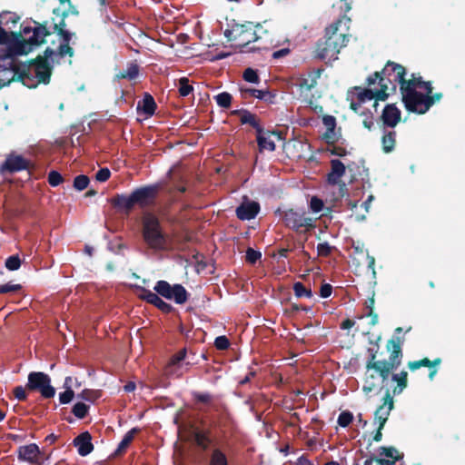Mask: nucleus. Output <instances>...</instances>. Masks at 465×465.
Listing matches in <instances>:
<instances>
[{
  "label": "nucleus",
  "mask_w": 465,
  "mask_h": 465,
  "mask_svg": "<svg viewBox=\"0 0 465 465\" xmlns=\"http://www.w3.org/2000/svg\"><path fill=\"white\" fill-rule=\"evenodd\" d=\"M58 35L63 39V42L59 45V55L62 57L65 55L72 56L74 52L73 49L69 46V42L73 36V34L64 28H59Z\"/></svg>",
  "instance_id": "25"
},
{
  "label": "nucleus",
  "mask_w": 465,
  "mask_h": 465,
  "mask_svg": "<svg viewBox=\"0 0 465 465\" xmlns=\"http://www.w3.org/2000/svg\"><path fill=\"white\" fill-rule=\"evenodd\" d=\"M379 456L381 459L379 460V462L381 465H390L394 463L399 458L398 450L394 448H386V447H381L379 449Z\"/></svg>",
  "instance_id": "22"
},
{
  "label": "nucleus",
  "mask_w": 465,
  "mask_h": 465,
  "mask_svg": "<svg viewBox=\"0 0 465 465\" xmlns=\"http://www.w3.org/2000/svg\"><path fill=\"white\" fill-rule=\"evenodd\" d=\"M310 208L313 213H320L323 208V202L320 198L313 196L310 201Z\"/></svg>",
  "instance_id": "45"
},
{
  "label": "nucleus",
  "mask_w": 465,
  "mask_h": 465,
  "mask_svg": "<svg viewBox=\"0 0 465 465\" xmlns=\"http://www.w3.org/2000/svg\"><path fill=\"white\" fill-rule=\"evenodd\" d=\"M240 93L241 96L243 99H246L248 97H255L260 100H271L272 98V95L270 94L269 91L266 90H258L254 88L241 86L240 87Z\"/></svg>",
  "instance_id": "21"
},
{
  "label": "nucleus",
  "mask_w": 465,
  "mask_h": 465,
  "mask_svg": "<svg viewBox=\"0 0 465 465\" xmlns=\"http://www.w3.org/2000/svg\"><path fill=\"white\" fill-rule=\"evenodd\" d=\"M137 432V429H132L129 430L123 438V440L120 441L116 450L115 455L121 454L123 451L125 450V449L128 447V445L133 440L134 434Z\"/></svg>",
  "instance_id": "28"
},
{
  "label": "nucleus",
  "mask_w": 465,
  "mask_h": 465,
  "mask_svg": "<svg viewBox=\"0 0 465 465\" xmlns=\"http://www.w3.org/2000/svg\"><path fill=\"white\" fill-rule=\"evenodd\" d=\"M17 458L30 465H43L42 452L35 443L20 446L17 450Z\"/></svg>",
  "instance_id": "9"
},
{
  "label": "nucleus",
  "mask_w": 465,
  "mask_h": 465,
  "mask_svg": "<svg viewBox=\"0 0 465 465\" xmlns=\"http://www.w3.org/2000/svg\"><path fill=\"white\" fill-rule=\"evenodd\" d=\"M158 190V184H152L134 190L132 193L134 195L135 204H139L141 206L147 205L156 196Z\"/></svg>",
  "instance_id": "12"
},
{
  "label": "nucleus",
  "mask_w": 465,
  "mask_h": 465,
  "mask_svg": "<svg viewBox=\"0 0 465 465\" xmlns=\"http://www.w3.org/2000/svg\"><path fill=\"white\" fill-rule=\"evenodd\" d=\"M403 341L400 337H394L388 341L387 349L391 352L389 361H374V355L368 361V368L374 369L383 377H389L391 371L397 369L401 362V345Z\"/></svg>",
  "instance_id": "4"
},
{
  "label": "nucleus",
  "mask_w": 465,
  "mask_h": 465,
  "mask_svg": "<svg viewBox=\"0 0 465 465\" xmlns=\"http://www.w3.org/2000/svg\"><path fill=\"white\" fill-rule=\"evenodd\" d=\"M186 350L183 349L176 353L166 367V374L180 377L188 370L189 362H184Z\"/></svg>",
  "instance_id": "10"
},
{
  "label": "nucleus",
  "mask_w": 465,
  "mask_h": 465,
  "mask_svg": "<svg viewBox=\"0 0 465 465\" xmlns=\"http://www.w3.org/2000/svg\"><path fill=\"white\" fill-rule=\"evenodd\" d=\"M100 396V393L98 391L94 390H84L81 393L77 395V397L81 400L87 401L94 402L96 399H98Z\"/></svg>",
  "instance_id": "35"
},
{
  "label": "nucleus",
  "mask_w": 465,
  "mask_h": 465,
  "mask_svg": "<svg viewBox=\"0 0 465 465\" xmlns=\"http://www.w3.org/2000/svg\"><path fill=\"white\" fill-rule=\"evenodd\" d=\"M331 171L328 174V182L331 184H336L345 173V165L340 160L335 159L331 160Z\"/></svg>",
  "instance_id": "24"
},
{
  "label": "nucleus",
  "mask_w": 465,
  "mask_h": 465,
  "mask_svg": "<svg viewBox=\"0 0 465 465\" xmlns=\"http://www.w3.org/2000/svg\"><path fill=\"white\" fill-rule=\"evenodd\" d=\"M243 79L252 84H258L260 81L257 72L252 68H247L242 74Z\"/></svg>",
  "instance_id": "39"
},
{
  "label": "nucleus",
  "mask_w": 465,
  "mask_h": 465,
  "mask_svg": "<svg viewBox=\"0 0 465 465\" xmlns=\"http://www.w3.org/2000/svg\"><path fill=\"white\" fill-rule=\"evenodd\" d=\"M352 413L348 411H345L340 413L337 422L341 427L345 428L352 421Z\"/></svg>",
  "instance_id": "40"
},
{
  "label": "nucleus",
  "mask_w": 465,
  "mask_h": 465,
  "mask_svg": "<svg viewBox=\"0 0 465 465\" xmlns=\"http://www.w3.org/2000/svg\"><path fill=\"white\" fill-rule=\"evenodd\" d=\"M261 24L253 25L251 22L245 24H233L224 31V36L233 43L235 47L242 48L267 33Z\"/></svg>",
  "instance_id": "3"
},
{
  "label": "nucleus",
  "mask_w": 465,
  "mask_h": 465,
  "mask_svg": "<svg viewBox=\"0 0 465 465\" xmlns=\"http://www.w3.org/2000/svg\"><path fill=\"white\" fill-rule=\"evenodd\" d=\"M210 465H229L225 454L219 449L213 450Z\"/></svg>",
  "instance_id": "30"
},
{
  "label": "nucleus",
  "mask_w": 465,
  "mask_h": 465,
  "mask_svg": "<svg viewBox=\"0 0 465 465\" xmlns=\"http://www.w3.org/2000/svg\"><path fill=\"white\" fill-rule=\"evenodd\" d=\"M194 440L198 446H200L203 449L207 448L208 439L204 434H203L201 432H196L195 436H194Z\"/></svg>",
  "instance_id": "51"
},
{
  "label": "nucleus",
  "mask_w": 465,
  "mask_h": 465,
  "mask_svg": "<svg viewBox=\"0 0 465 465\" xmlns=\"http://www.w3.org/2000/svg\"><path fill=\"white\" fill-rule=\"evenodd\" d=\"M229 340L225 336H219L215 339L214 345L219 350H225L229 347Z\"/></svg>",
  "instance_id": "50"
},
{
  "label": "nucleus",
  "mask_w": 465,
  "mask_h": 465,
  "mask_svg": "<svg viewBox=\"0 0 465 465\" xmlns=\"http://www.w3.org/2000/svg\"><path fill=\"white\" fill-rule=\"evenodd\" d=\"M257 143L261 152L275 150V143L272 140V134L265 132L262 128L257 132Z\"/></svg>",
  "instance_id": "19"
},
{
  "label": "nucleus",
  "mask_w": 465,
  "mask_h": 465,
  "mask_svg": "<svg viewBox=\"0 0 465 465\" xmlns=\"http://www.w3.org/2000/svg\"><path fill=\"white\" fill-rule=\"evenodd\" d=\"M193 91V86L189 84V81L185 77H182L179 80V94L181 96H187Z\"/></svg>",
  "instance_id": "37"
},
{
  "label": "nucleus",
  "mask_w": 465,
  "mask_h": 465,
  "mask_svg": "<svg viewBox=\"0 0 465 465\" xmlns=\"http://www.w3.org/2000/svg\"><path fill=\"white\" fill-rule=\"evenodd\" d=\"M354 322L351 320H346L342 322L341 324V328L346 330V329H350L353 326Z\"/></svg>",
  "instance_id": "61"
},
{
  "label": "nucleus",
  "mask_w": 465,
  "mask_h": 465,
  "mask_svg": "<svg viewBox=\"0 0 465 465\" xmlns=\"http://www.w3.org/2000/svg\"><path fill=\"white\" fill-rule=\"evenodd\" d=\"M293 291L297 297L312 298V292L311 289L306 288L302 282H295L293 285Z\"/></svg>",
  "instance_id": "34"
},
{
  "label": "nucleus",
  "mask_w": 465,
  "mask_h": 465,
  "mask_svg": "<svg viewBox=\"0 0 465 465\" xmlns=\"http://www.w3.org/2000/svg\"><path fill=\"white\" fill-rule=\"evenodd\" d=\"M332 246H331L328 242H321L317 245V252L320 256H328L331 254Z\"/></svg>",
  "instance_id": "44"
},
{
  "label": "nucleus",
  "mask_w": 465,
  "mask_h": 465,
  "mask_svg": "<svg viewBox=\"0 0 465 465\" xmlns=\"http://www.w3.org/2000/svg\"><path fill=\"white\" fill-rule=\"evenodd\" d=\"M124 390L126 392L134 391L135 390V383L132 381L128 382L126 385H124Z\"/></svg>",
  "instance_id": "58"
},
{
  "label": "nucleus",
  "mask_w": 465,
  "mask_h": 465,
  "mask_svg": "<svg viewBox=\"0 0 465 465\" xmlns=\"http://www.w3.org/2000/svg\"><path fill=\"white\" fill-rule=\"evenodd\" d=\"M366 378L364 381V384L362 387V391L366 395L380 390L382 386V383L388 377H383L380 372H376L374 369L368 368V364L366 365Z\"/></svg>",
  "instance_id": "11"
},
{
  "label": "nucleus",
  "mask_w": 465,
  "mask_h": 465,
  "mask_svg": "<svg viewBox=\"0 0 465 465\" xmlns=\"http://www.w3.org/2000/svg\"><path fill=\"white\" fill-rule=\"evenodd\" d=\"M332 291V287L331 284L325 283L321 287V296L322 298H328L331 296Z\"/></svg>",
  "instance_id": "55"
},
{
  "label": "nucleus",
  "mask_w": 465,
  "mask_h": 465,
  "mask_svg": "<svg viewBox=\"0 0 465 465\" xmlns=\"http://www.w3.org/2000/svg\"><path fill=\"white\" fill-rule=\"evenodd\" d=\"M322 121L323 124L325 125L328 131L332 132L334 130L336 125V120L333 116L326 115L323 117Z\"/></svg>",
  "instance_id": "52"
},
{
  "label": "nucleus",
  "mask_w": 465,
  "mask_h": 465,
  "mask_svg": "<svg viewBox=\"0 0 465 465\" xmlns=\"http://www.w3.org/2000/svg\"><path fill=\"white\" fill-rule=\"evenodd\" d=\"M110 174L111 173L108 168H102L96 173L95 179L100 183H104L109 179Z\"/></svg>",
  "instance_id": "48"
},
{
  "label": "nucleus",
  "mask_w": 465,
  "mask_h": 465,
  "mask_svg": "<svg viewBox=\"0 0 465 465\" xmlns=\"http://www.w3.org/2000/svg\"><path fill=\"white\" fill-rule=\"evenodd\" d=\"M260 211V205L256 202H243L236 208V215L241 220L253 219Z\"/></svg>",
  "instance_id": "14"
},
{
  "label": "nucleus",
  "mask_w": 465,
  "mask_h": 465,
  "mask_svg": "<svg viewBox=\"0 0 465 465\" xmlns=\"http://www.w3.org/2000/svg\"><path fill=\"white\" fill-rule=\"evenodd\" d=\"M289 54H290V49L289 48H282V49H280V50H277V51L273 52L272 53V57L274 59H279V58H282L283 56H286Z\"/></svg>",
  "instance_id": "56"
},
{
  "label": "nucleus",
  "mask_w": 465,
  "mask_h": 465,
  "mask_svg": "<svg viewBox=\"0 0 465 465\" xmlns=\"http://www.w3.org/2000/svg\"><path fill=\"white\" fill-rule=\"evenodd\" d=\"M430 360L428 359H423L421 361H411L409 363V368L412 371L414 370H417L419 368H420L421 366H430Z\"/></svg>",
  "instance_id": "53"
},
{
  "label": "nucleus",
  "mask_w": 465,
  "mask_h": 465,
  "mask_svg": "<svg viewBox=\"0 0 465 465\" xmlns=\"http://www.w3.org/2000/svg\"><path fill=\"white\" fill-rule=\"evenodd\" d=\"M395 136L396 134L394 131L384 132L382 136V145L385 153H390L393 150L395 145Z\"/></svg>",
  "instance_id": "27"
},
{
  "label": "nucleus",
  "mask_w": 465,
  "mask_h": 465,
  "mask_svg": "<svg viewBox=\"0 0 465 465\" xmlns=\"http://www.w3.org/2000/svg\"><path fill=\"white\" fill-rule=\"evenodd\" d=\"M373 200V196L372 195H370L368 197V199L362 203V206L364 207L366 213L369 212V209H370V206H371V203Z\"/></svg>",
  "instance_id": "59"
},
{
  "label": "nucleus",
  "mask_w": 465,
  "mask_h": 465,
  "mask_svg": "<svg viewBox=\"0 0 465 465\" xmlns=\"http://www.w3.org/2000/svg\"><path fill=\"white\" fill-rule=\"evenodd\" d=\"M141 297L148 302L151 304H153L158 309L163 311V312H169L173 310V306L167 302H165L163 300H162L158 293H154L151 291H143V293L141 295Z\"/></svg>",
  "instance_id": "20"
},
{
  "label": "nucleus",
  "mask_w": 465,
  "mask_h": 465,
  "mask_svg": "<svg viewBox=\"0 0 465 465\" xmlns=\"http://www.w3.org/2000/svg\"><path fill=\"white\" fill-rule=\"evenodd\" d=\"M139 74V68L138 65L134 63H131L128 64L125 71L120 72L116 76L118 78H128V79H134L137 77Z\"/></svg>",
  "instance_id": "29"
},
{
  "label": "nucleus",
  "mask_w": 465,
  "mask_h": 465,
  "mask_svg": "<svg viewBox=\"0 0 465 465\" xmlns=\"http://www.w3.org/2000/svg\"><path fill=\"white\" fill-rule=\"evenodd\" d=\"M26 388L31 391H39L46 399L53 398L55 394V389L51 385L50 377L41 371L29 373Z\"/></svg>",
  "instance_id": "7"
},
{
  "label": "nucleus",
  "mask_w": 465,
  "mask_h": 465,
  "mask_svg": "<svg viewBox=\"0 0 465 465\" xmlns=\"http://www.w3.org/2000/svg\"><path fill=\"white\" fill-rule=\"evenodd\" d=\"M89 182V178L86 175H77L74 180V188L77 191H83L87 188Z\"/></svg>",
  "instance_id": "36"
},
{
  "label": "nucleus",
  "mask_w": 465,
  "mask_h": 465,
  "mask_svg": "<svg viewBox=\"0 0 465 465\" xmlns=\"http://www.w3.org/2000/svg\"><path fill=\"white\" fill-rule=\"evenodd\" d=\"M318 77V73L309 72L295 78L293 84L299 87L302 92H307L316 84Z\"/></svg>",
  "instance_id": "18"
},
{
  "label": "nucleus",
  "mask_w": 465,
  "mask_h": 465,
  "mask_svg": "<svg viewBox=\"0 0 465 465\" xmlns=\"http://www.w3.org/2000/svg\"><path fill=\"white\" fill-rule=\"evenodd\" d=\"M15 397L19 401H24L26 399L25 389L22 386H17L14 390Z\"/></svg>",
  "instance_id": "54"
},
{
  "label": "nucleus",
  "mask_w": 465,
  "mask_h": 465,
  "mask_svg": "<svg viewBox=\"0 0 465 465\" xmlns=\"http://www.w3.org/2000/svg\"><path fill=\"white\" fill-rule=\"evenodd\" d=\"M155 106L156 104L153 96L146 94L143 99L138 103L137 110L141 111L146 116H151L154 113Z\"/></svg>",
  "instance_id": "26"
},
{
  "label": "nucleus",
  "mask_w": 465,
  "mask_h": 465,
  "mask_svg": "<svg viewBox=\"0 0 465 465\" xmlns=\"http://www.w3.org/2000/svg\"><path fill=\"white\" fill-rule=\"evenodd\" d=\"M20 289H21L20 284H13V283L8 282V283L0 285V293L16 292Z\"/></svg>",
  "instance_id": "49"
},
{
  "label": "nucleus",
  "mask_w": 465,
  "mask_h": 465,
  "mask_svg": "<svg viewBox=\"0 0 465 465\" xmlns=\"http://www.w3.org/2000/svg\"><path fill=\"white\" fill-rule=\"evenodd\" d=\"M21 266V260L18 255H12L8 257L5 261V267L9 271L18 270Z\"/></svg>",
  "instance_id": "41"
},
{
  "label": "nucleus",
  "mask_w": 465,
  "mask_h": 465,
  "mask_svg": "<svg viewBox=\"0 0 465 465\" xmlns=\"http://www.w3.org/2000/svg\"><path fill=\"white\" fill-rule=\"evenodd\" d=\"M295 465H313L309 460H307L305 457L302 456L300 457Z\"/></svg>",
  "instance_id": "57"
},
{
  "label": "nucleus",
  "mask_w": 465,
  "mask_h": 465,
  "mask_svg": "<svg viewBox=\"0 0 465 465\" xmlns=\"http://www.w3.org/2000/svg\"><path fill=\"white\" fill-rule=\"evenodd\" d=\"M112 203L125 212H129L135 205L133 193L130 195L118 194L112 200Z\"/></svg>",
  "instance_id": "23"
},
{
  "label": "nucleus",
  "mask_w": 465,
  "mask_h": 465,
  "mask_svg": "<svg viewBox=\"0 0 465 465\" xmlns=\"http://www.w3.org/2000/svg\"><path fill=\"white\" fill-rule=\"evenodd\" d=\"M384 125L393 128L401 120V111L396 107L395 104H387L381 115Z\"/></svg>",
  "instance_id": "15"
},
{
  "label": "nucleus",
  "mask_w": 465,
  "mask_h": 465,
  "mask_svg": "<svg viewBox=\"0 0 465 465\" xmlns=\"http://www.w3.org/2000/svg\"><path fill=\"white\" fill-rule=\"evenodd\" d=\"M262 257V253L252 248H248L246 251V261L252 264H254Z\"/></svg>",
  "instance_id": "43"
},
{
  "label": "nucleus",
  "mask_w": 465,
  "mask_h": 465,
  "mask_svg": "<svg viewBox=\"0 0 465 465\" xmlns=\"http://www.w3.org/2000/svg\"><path fill=\"white\" fill-rule=\"evenodd\" d=\"M143 237L147 245L155 251L164 250L167 246L166 236L153 214L145 213L143 217Z\"/></svg>",
  "instance_id": "5"
},
{
  "label": "nucleus",
  "mask_w": 465,
  "mask_h": 465,
  "mask_svg": "<svg viewBox=\"0 0 465 465\" xmlns=\"http://www.w3.org/2000/svg\"><path fill=\"white\" fill-rule=\"evenodd\" d=\"M407 372L401 371L400 374L392 375V381L398 383V387L394 389V394L401 393L407 386Z\"/></svg>",
  "instance_id": "32"
},
{
  "label": "nucleus",
  "mask_w": 465,
  "mask_h": 465,
  "mask_svg": "<svg viewBox=\"0 0 465 465\" xmlns=\"http://www.w3.org/2000/svg\"><path fill=\"white\" fill-rule=\"evenodd\" d=\"M404 75L405 68L402 65L389 62L381 73H375L368 78L369 85L379 81L381 88H370L359 92L357 101L351 99V108L358 112L363 103L373 99H375L373 107L377 108V101H384L389 96L390 91L395 92L399 84L406 109L417 114H425L433 104V101L423 98L418 93V88H424L428 93H430L432 91L430 83L421 81L420 77H413L406 81Z\"/></svg>",
  "instance_id": "1"
},
{
  "label": "nucleus",
  "mask_w": 465,
  "mask_h": 465,
  "mask_svg": "<svg viewBox=\"0 0 465 465\" xmlns=\"http://www.w3.org/2000/svg\"><path fill=\"white\" fill-rule=\"evenodd\" d=\"M91 440L92 437L87 431L81 433L74 440V444L77 448L79 455L84 457L92 452L94 446Z\"/></svg>",
  "instance_id": "16"
},
{
  "label": "nucleus",
  "mask_w": 465,
  "mask_h": 465,
  "mask_svg": "<svg viewBox=\"0 0 465 465\" xmlns=\"http://www.w3.org/2000/svg\"><path fill=\"white\" fill-rule=\"evenodd\" d=\"M74 391L71 388H68V390H65V391L61 392L59 394V401L61 404H67L69 403L73 398H74Z\"/></svg>",
  "instance_id": "46"
},
{
  "label": "nucleus",
  "mask_w": 465,
  "mask_h": 465,
  "mask_svg": "<svg viewBox=\"0 0 465 465\" xmlns=\"http://www.w3.org/2000/svg\"><path fill=\"white\" fill-rule=\"evenodd\" d=\"M27 162L22 156L10 155L2 163L0 170L2 172L15 173L26 169Z\"/></svg>",
  "instance_id": "17"
},
{
  "label": "nucleus",
  "mask_w": 465,
  "mask_h": 465,
  "mask_svg": "<svg viewBox=\"0 0 465 465\" xmlns=\"http://www.w3.org/2000/svg\"><path fill=\"white\" fill-rule=\"evenodd\" d=\"M88 409L89 407L86 404L83 402H77L74 404L73 408V413L74 414L75 417L83 419L86 416Z\"/></svg>",
  "instance_id": "38"
},
{
  "label": "nucleus",
  "mask_w": 465,
  "mask_h": 465,
  "mask_svg": "<svg viewBox=\"0 0 465 465\" xmlns=\"http://www.w3.org/2000/svg\"><path fill=\"white\" fill-rule=\"evenodd\" d=\"M154 291L168 300H173L177 304H183L188 300V292L181 284L171 285L166 281H158Z\"/></svg>",
  "instance_id": "8"
},
{
  "label": "nucleus",
  "mask_w": 465,
  "mask_h": 465,
  "mask_svg": "<svg viewBox=\"0 0 465 465\" xmlns=\"http://www.w3.org/2000/svg\"><path fill=\"white\" fill-rule=\"evenodd\" d=\"M284 224L295 232L308 231L314 227V220L303 210L289 209L282 213Z\"/></svg>",
  "instance_id": "6"
},
{
  "label": "nucleus",
  "mask_w": 465,
  "mask_h": 465,
  "mask_svg": "<svg viewBox=\"0 0 465 465\" xmlns=\"http://www.w3.org/2000/svg\"><path fill=\"white\" fill-rule=\"evenodd\" d=\"M342 20L330 25L326 29V38L324 42L320 43L317 46V56L327 62L335 61L341 47L346 45V35L342 32L339 33V25Z\"/></svg>",
  "instance_id": "2"
},
{
  "label": "nucleus",
  "mask_w": 465,
  "mask_h": 465,
  "mask_svg": "<svg viewBox=\"0 0 465 465\" xmlns=\"http://www.w3.org/2000/svg\"><path fill=\"white\" fill-rule=\"evenodd\" d=\"M228 55H229V54H226V53H219L215 55L213 60H221V59L227 57Z\"/></svg>",
  "instance_id": "64"
},
{
  "label": "nucleus",
  "mask_w": 465,
  "mask_h": 465,
  "mask_svg": "<svg viewBox=\"0 0 465 465\" xmlns=\"http://www.w3.org/2000/svg\"><path fill=\"white\" fill-rule=\"evenodd\" d=\"M241 123L242 124H249L253 128H255L256 133L259 129H262V126L259 124V123L256 120V117L254 114H251L248 111H242L241 114Z\"/></svg>",
  "instance_id": "31"
},
{
  "label": "nucleus",
  "mask_w": 465,
  "mask_h": 465,
  "mask_svg": "<svg viewBox=\"0 0 465 465\" xmlns=\"http://www.w3.org/2000/svg\"><path fill=\"white\" fill-rule=\"evenodd\" d=\"M392 408L393 400L390 395H386L384 403L376 410L374 415V423L380 425V430H382Z\"/></svg>",
  "instance_id": "13"
},
{
  "label": "nucleus",
  "mask_w": 465,
  "mask_h": 465,
  "mask_svg": "<svg viewBox=\"0 0 465 465\" xmlns=\"http://www.w3.org/2000/svg\"><path fill=\"white\" fill-rule=\"evenodd\" d=\"M210 395L209 394H200L198 396V400L203 402H207L210 401Z\"/></svg>",
  "instance_id": "62"
},
{
  "label": "nucleus",
  "mask_w": 465,
  "mask_h": 465,
  "mask_svg": "<svg viewBox=\"0 0 465 465\" xmlns=\"http://www.w3.org/2000/svg\"><path fill=\"white\" fill-rule=\"evenodd\" d=\"M232 95L227 92H223L214 96L217 104L223 108H228L232 103Z\"/></svg>",
  "instance_id": "33"
},
{
  "label": "nucleus",
  "mask_w": 465,
  "mask_h": 465,
  "mask_svg": "<svg viewBox=\"0 0 465 465\" xmlns=\"http://www.w3.org/2000/svg\"><path fill=\"white\" fill-rule=\"evenodd\" d=\"M63 182L62 175L56 171H51L48 174V183L51 186H58Z\"/></svg>",
  "instance_id": "42"
},
{
  "label": "nucleus",
  "mask_w": 465,
  "mask_h": 465,
  "mask_svg": "<svg viewBox=\"0 0 465 465\" xmlns=\"http://www.w3.org/2000/svg\"><path fill=\"white\" fill-rule=\"evenodd\" d=\"M373 306H374V298L372 297L366 302V307L369 309L370 314H372Z\"/></svg>",
  "instance_id": "60"
},
{
  "label": "nucleus",
  "mask_w": 465,
  "mask_h": 465,
  "mask_svg": "<svg viewBox=\"0 0 465 465\" xmlns=\"http://www.w3.org/2000/svg\"><path fill=\"white\" fill-rule=\"evenodd\" d=\"M418 93L425 99H429V100H431L433 101V104L436 103V102H439L441 98V94H436L434 95H430L431 94L430 93H428L424 88H418Z\"/></svg>",
  "instance_id": "47"
},
{
  "label": "nucleus",
  "mask_w": 465,
  "mask_h": 465,
  "mask_svg": "<svg viewBox=\"0 0 465 465\" xmlns=\"http://www.w3.org/2000/svg\"><path fill=\"white\" fill-rule=\"evenodd\" d=\"M381 436H382L381 430H380V426H379L378 427V430H377L376 434L373 437V440L375 441H380L381 440Z\"/></svg>",
  "instance_id": "63"
}]
</instances>
